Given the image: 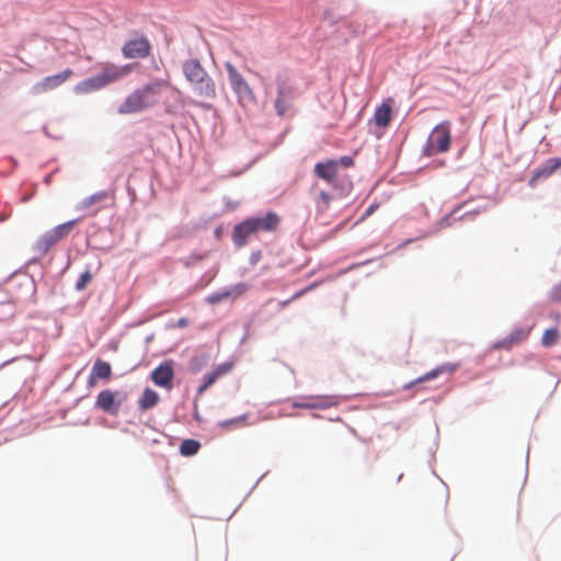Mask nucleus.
<instances>
[{"instance_id": "1", "label": "nucleus", "mask_w": 561, "mask_h": 561, "mask_svg": "<svg viewBox=\"0 0 561 561\" xmlns=\"http://www.w3.org/2000/svg\"><path fill=\"white\" fill-rule=\"evenodd\" d=\"M168 85V81L157 80L135 90L121 104L118 113L133 114L156 105L162 90Z\"/></svg>"}, {"instance_id": "2", "label": "nucleus", "mask_w": 561, "mask_h": 561, "mask_svg": "<svg viewBox=\"0 0 561 561\" xmlns=\"http://www.w3.org/2000/svg\"><path fill=\"white\" fill-rule=\"evenodd\" d=\"M133 68V65L117 66L114 64H104L102 66V71L99 75L79 82L76 85L75 91L79 94H84L94 90H100L107 84L116 82L128 76Z\"/></svg>"}, {"instance_id": "3", "label": "nucleus", "mask_w": 561, "mask_h": 561, "mask_svg": "<svg viewBox=\"0 0 561 561\" xmlns=\"http://www.w3.org/2000/svg\"><path fill=\"white\" fill-rule=\"evenodd\" d=\"M185 78L195 85L201 95L214 98L216 95L215 83L207 75L197 59H191L183 64Z\"/></svg>"}, {"instance_id": "4", "label": "nucleus", "mask_w": 561, "mask_h": 561, "mask_svg": "<svg viewBox=\"0 0 561 561\" xmlns=\"http://www.w3.org/2000/svg\"><path fill=\"white\" fill-rule=\"evenodd\" d=\"M451 130L450 123L444 121L431 131L425 146V154L431 157L437 153L447 152L450 148Z\"/></svg>"}, {"instance_id": "5", "label": "nucleus", "mask_w": 561, "mask_h": 561, "mask_svg": "<svg viewBox=\"0 0 561 561\" xmlns=\"http://www.w3.org/2000/svg\"><path fill=\"white\" fill-rule=\"evenodd\" d=\"M276 98L274 102L277 115H286L293 106L295 100V88L287 76L278 73L276 76Z\"/></svg>"}, {"instance_id": "6", "label": "nucleus", "mask_w": 561, "mask_h": 561, "mask_svg": "<svg viewBox=\"0 0 561 561\" xmlns=\"http://www.w3.org/2000/svg\"><path fill=\"white\" fill-rule=\"evenodd\" d=\"M79 221L80 219H72L48 230L41 238L37 239L35 243V249L41 254H46L51 247H54L56 243L68 237Z\"/></svg>"}, {"instance_id": "7", "label": "nucleus", "mask_w": 561, "mask_h": 561, "mask_svg": "<svg viewBox=\"0 0 561 561\" xmlns=\"http://www.w3.org/2000/svg\"><path fill=\"white\" fill-rule=\"evenodd\" d=\"M225 68L228 73V80L231 89L238 95V98L240 100L254 101L255 95L253 90L243 78V76L236 69V67L230 62H226Z\"/></svg>"}, {"instance_id": "8", "label": "nucleus", "mask_w": 561, "mask_h": 561, "mask_svg": "<svg viewBox=\"0 0 561 561\" xmlns=\"http://www.w3.org/2000/svg\"><path fill=\"white\" fill-rule=\"evenodd\" d=\"M106 199H110L112 202V205L115 204V191H100L91 196H88L83 199H81L77 206V210L87 211V216H95L101 207H94L98 204H101L105 202Z\"/></svg>"}, {"instance_id": "9", "label": "nucleus", "mask_w": 561, "mask_h": 561, "mask_svg": "<svg viewBox=\"0 0 561 561\" xmlns=\"http://www.w3.org/2000/svg\"><path fill=\"white\" fill-rule=\"evenodd\" d=\"M313 173L318 179L323 180L333 187L337 186L339 169L335 159H327L317 162L313 168Z\"/></svg>"}, {"instance_id": "10", "label": "nucleus", "mask_w": 561, "mask_h": 561, "mask_svg": "<svg viewBox=\"0 0 561 561\" xmlns=\"http://www.w3.org/2000/svg\"><path fill=\"white\" fill-rule=\"evenodd\" d=\"M72 76L73 71L69 68L65 69L59 73L47 76L33 87V92L39 94L55 90L58 87L62 85Z\"/></svg>"}, {"instance_id": "11", "label": "nucleus", "mask_w": 561, "mask_h": 561, "mask_svg": "<svg viewBox=\"0 0 561 561\" xmlns=\"http://www.w3.org/2000/svg\"><path fill=\"white\" fill-rule=\"evenodd\" d=\"M151 380L154 385L171 390L173 387L174 369L173 362L167 360L151 371Z\"/></svg>"}, {"instance_id": "12", "label": "nucleus", "mask_w": 561, "mask_h": 561, "mask_svg": "<svg viewBox=\"0 0 561 561\" xmlns=\"http://www.w3.org/2000/svg\"><path fill=\"white\" fill-rule=\"evenodd\" d=\"M151 45L145 37L134 38L125 43L122 53L126 58H145L150 54Z\"/></svg>"}, {"instance_id": "13", "label": "nucleus", "mask_w": 561, "mask_h": 561, "mask_svg": "<svg viewBox=\"0 0 561 561\" xmlns=\"http://www.w3.org/2000/svg\"><path fill=\"white\" fill-rule=\"evenodd\" d=\"M336 404V401L332 397H306L293 403L294 408L306 409V410H324Z\"/></svg>"}, {"instance_id": "14", "label": "nucleus", "mask_w": 561, "mask_h": 561, "mask_svg": "<svg viewBox=\"0 0 561 561\" xmlns=\"http://www.w3.org/2000/svg\"><path fill=\"white\" fill-rule=\"evenodd\" d=\"M95 407L108 414L116 415L121 408V401L116 400V392L106 389L98 394Z\"/></svg>"}, {"instance_id": "15", "label": "nucleus", "mask_w": 561, "mask_h": 561, "mask_svg": "<svg viewBox=\"0 0 561 561\" xmlns=\"http://www.w3.org/2000/svg\"><path fill=\"white\" fill-rule=\"evenodd\" d=\"M561 167L560 158H550L548 159L543 165L538 168L531 179L529 180V186L536 187L538 182L548 179L559 168Z\"/></svg>"}, {"instance_id": "16", "label": "nucleus", "mask_w": 561, "mask_h": 561, "mask_svg": "<svg viewBox=\"0 0 561 561\" xmlns=\"http://www.w3.org/2000/svg\"><path fill=\"white\" fill-rule=\"evenodd\" d=\"M255 233V227L248 219L234 226L232 241L236 247L242 248L248 243L249 238Z\"/></svg>"}, {"instance_id": "17", "label": "nucleus", "mask_w": 561, "mask_h": 561, "mask_svg": "<svg viewBox=\"0 0 561 561\" xmlns=\"http://www.w3.org/2000/svg\"><path fill=\"white\" fill-rule=\"evenodd\" d=\"M458 367H459L458 364L445 363V364L436 367L435 369L426 373L425 375L419 377L417 379H415V380L404 385L403 389L408 390V389H411L412 387H414L417 383L433 380V379L437 378L438 376H440L443 374L454 373Z\"/></svg>"}, {"instance_id": "18", "label": "nucleus", "mask_w": 561, "mask_h": 561, "mask_svg": "<svg viewBox=\"0 0 561 561\" xmlns=\"http://www.w3.org/2000/svg\"><path fill=\"white\" fill-rule=\"evenodd\" d=\"M530 330L524 328L514 329L506 337L501 341L494 343L493 348L495 350H510L514 345L519 344L525 341L529 335Z\"/></svg>"}, {"instance_id": "19", "label": "nucleus", "mask_w": 561, "mask_h": 561, "mask_svg": "<svg viewBox=\"0 0 561 561\" xmlns=\"http://www.w3.org/2000/svg\"><path fill=\"white\" fill-rule=\"evenodd\" d=\"M392 106L393 100L387 99L376 108L373 121L378 127L386 128L389 126L392 119Z\"/></svg>"}, {"instance_id": "20", "label": "nucleus", "mask_w": 561, "mask_h": 561, "mask_svg": "<svg viewBox=\"0 0 561 561\" xmlns=\"http://www.w3.org/2000/svg\"><path fill=\"white\" fill-rule=\"evenodd\" d=\"M249 220L255 227V233L259 231H274L279 225V217L275 213H267L264 217H252Z\"/></svg>"}, {"instance_id": "21", "label": "nucleus", "mask_w": 561, "mask_h": 561, "mask_svg": "<svg viewBox=\"0 0 561 561\" xmlns=\"http://www.w3.org/2000/svg\"><path fill=\"white\" fill-rule=\"evenodd\" d=\"M232 369L231 363H224L218 365L213 371L204 376L203 383L198 387L199 394L204 393L210 386H213L220 377L225 376Z\"/></svg>"}, {"instance_id": "22", "label": "nucleus", "mask_w": 561, "mask_h": 561, "mask_svg": "<svg viewBox=\"0 0 561 561\" xmlns=\"http://www.w3.org/2000/svg\"><path fill=\"white\" fill-rule=\"evenodd\" d=\"M112 376V367L110 363L104 362L102 359H96L92 366L88 385L93 387L98 379L108 380Z\"/></svg>"}, {"instance_id": "23", "label": "nucleus", "mask_w": 561, "mask_h": 561, "mask_svg": "<svg viewBox=\"0 0 561 561\" xmlns=\"http://www.w3.org/2000/svg\"><path fill=\"white\" fill-rule=\"evenodd\" d=\"M318 188V184H312L311 187H310V192H312L314 195H313V204H314V208H316V213L317 215H321V214H324L330 205H331V202H332V196L324 190H319L317 191Z\"/></svg>"}, {"instance_id": "24", "label": "nucleus", "mask_w": 561, "mask_h": 561, "mask_svg": "<svg viewBox=\"0 0 561 561\" xmlns=\"http://www.w3.org/2000/svg\"><path fill=\"white\" fill-rule=\"evenodd\" d=\"M248 287L245 284H238L233 288L220 293H215L207 297V302L215 305L230 297L237 298L247 291Z\"/></svg>"}, {"instance_id": "25", "label": "nucleus", "mask_w": 561, "mask_h": 561, "mask_svg": "<svg viewBox=\"0 0 561 561\" xmlns=\"http://www.w3.org/2000/svg\"><path fill=\"white\" fill-rule=\"evenodd\" d=\"M159 400L160 397L158 392L150 388H146L141 397L138 399V408L141 411L150 410L158 404Z\"/></svg>"}, {"instance_id": "26", "label": "nucleus", "mask_w": 561, "mask_h": 561, "mask_svg": "<svg viewBox=\"0 0 561 561\" xmlns=\"http://www.w3.org/2000/svg\"><path fill=\"white\" fill-rule=\"evenodd\" d=\"M201 448V444L199 442H197L196 439H184L180 446V453L183 455V456H186V457H190V456H194L198 453Z\"/></svg>"}, {"instance_id": "27", "label": "nucleus", "mask_w": 561, "mask_h": 561, "mask_svg": "<svg viewBox=\"0 0 561 561\" xmlns=\"http://www.w3.org/2000/svg\"><path fill=\"white\" fill-rule=\"evenodd\" d=\"M560 340V333L556 328L547 329L542 333L541 344L545 347H551L556 345Z\"/></svg>"}, {"instance_id": "28", "label": "nucleus", "mask_w": 561, "mask_h": 561, "mask_svg": "<svg viewBox=\"0 0 561 561\" xmlns=\"http://www.w3.org/2000/svg\"><path fill=\"white\" fill-rule=\"evenodd\" d=\"M247 421V415H241L234 419L226 420L219 423V427L222 430H231L243 426Z\"/></svg>"}, {"instance_id": "29", "label": "nucleus", "mask_w": 561, "mask_h": 561, "mask_svg": "<svg viewBox=\"0 0 561 561\" xmlns=\"http://www.w3.org/2000/svg\"><path fill=\"white\" fill-rule=\"evenodd\" d=\"M91 279H92V274L89 271H85L84 273L81 274V276L77 280L76 289L79 291L83 290L87 287V285L91 282Z\"/></svg>"}, {"instance_id": "30", "label": "nucleus", "mask_w": 561, "mask_h": 561, "mask_svg": "<svg viewBox=\"0 0 561 561\" xmlns=\"http://www.w3.org/2000/svg\"><path fill=\"white\" fill-rule=\"evenodd\" d=\"M549 299L552 302H561V282L550 290Z\"/></svg>"}, {"instance_id": "31", "label": "nucleus", "mask_w": 561, "mask_h": 561, "mask_svg": "<svg viewBox=\"0 0 561 561\" xmlns=\"http://www.w3.org/2000/svg\"><path fill=\"white\" fill-rule=\"evenodd\" d=\"M335 162L337 163L339 170H340V167H343L346 169V168H351L354 165V159L350 156H343L339 160H335Z\"/></svg>"}, {"instance_id": "32", "label": "nucleus", "mask_w": 561, "mask_h": 561, "mask_svg": "<svg viewBox=\"0 0 561 561\" xmlns=\"http://www.w3.org/2000/svg\"><path fill=\"white\" fill-rule=\"evenodd\" d=\"M379 207L378 204H371L364 213L362 219H366L367 217L371 216L376 209Z\"/></svg>"}, {"instance_id": "33", "label": "nucleus", "mask_w": 561, "mask_h": 561, "mask_svg": "<svg viewBox=\"0 0 561 561\" xmlns=\"http://www.w3.org/2000/svg\"><path fill=\"white\" fill-rule=\"evenodd\" d=\"M308 289H309V288H305V289H302V290H300V291H297V293H296V294H295V295H294L289 300H286V301L280 302L282 307H285V306H287L291 300H295V299H297V298L301 297V296H302V295H304Z\"/></svg>"}, {"instance_id": "34", "label": "nucleus", "mask_w": 561, "mask_h": 561, "mask_svg": "<svg viewBox=\"0 0 561 561\" xmlns=\"http://www.w3.org/2000/svg\"><path fill=\"white\" fill-rule=\"evenodd\" d=\"M178 325H179L180 328L186 327V325H187V320H186V319H184V318L180 319V320L178 321Z\"/></svg>"}, {"instance_id": "35", "label": "nucleus", "mask_w": 561, "mask_h": 561, "mask_svg": "<svg viewBox=\"0 0 561 561\" xmlns=\"http://www.w3.org/2000/svg\"><path fill=\"white\" fill-rule=\"evenodd\" d=\"M560 318H561V314H560L559 312H557V313L554 314V319L559 320Z\"/></svg>"}]
</instances>
